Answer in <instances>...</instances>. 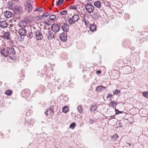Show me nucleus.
Returning a JSON list of instances; mask_svg holds the SVG:
<instances>
[{
    "instance_id": "obj_5",
    "label": "nucleus",
    "mask_w": 148,
    "mask_h": 148,
    "mask_svg": "<svg viewBox=\"0 0 148 148\" xmlns=\"http://www.w3.org/2000/svg\"><path fill=\"white\" fill-rule=\"evenodd\" d=\"M30 94V91L28 89L23 90L21 92L22 96L24 97H27L29 96Z\"/></svg>"
},
{
    "instance_id": "obj_52",
    "label": "nucleus",
    "mask_w": 148,
    "mask_h": 148,
    "mask_svg": "<svg viewBox=\"0 0 148 148\" xmlns=\"http://www.w3.org/2000/svg\"><path fill=\"white\" fill-rule=\"evenodd\" d=\"M112 102L114 103H116V102L115 101H112Z\"/></svg>"
},
{
    "instance_id": "obj_1",
    "label": "nucleus",
    "mask_w": 148,
    "mask_h": 148,
    "mask_svg": "<svg viewBox=\"0 0 148 148\" xmlns=\"http://www.w3.org/2000/svg\"><path fill=\"white\" fill-rule=\"evenodd\" d=\"M31 2L30 0H27L24 3L25 11L27 14L30 13L33 8Z\"/></svg>"
},
{
    "instance_id": "obj_18",
    "label": "nucleus",
    "mask_w": 148,
    "mask_h": 148,
    "mask_svg": "<svg viewBox=\"0 0 148 148\" xmlns=\"http://www.w3.org/2000/svg\"><path fill=\"white\" fill-rule=\"evenodd\" d=\"M72 18L75 23V22H77L80 18L79 17L78 15L75 14L72 16Z\"/></svg>"
},
{
    "instance_id": "obj_19",
    "label": "nucleus",
    "mask_w": 148,
    "mask_h": 148,
    "mask_svg": "<svg viewBox=\"0 0 148 148\" xmlns=\"http://www.w3.org/2000/svg\"><path fill=\"white\" fill-rule=\"evenodd\" d=\"M45 112L46 115H51L53 114V110L51 109L47 110Z\"/></svg>"
},
{
    "instance_id": "obj_36",
    "label": "nucleus",
    "mask_w": 148,
    "mask_h": 148,
    "mask_svg": "<svg viewBox=\"0 0 148 148\" xmlns=\"http://www.w3.org/2000/svg\"><path fill=\"white\" fill-rule=\"evenodd\" d=\"M27 35L28 37L29 38H32L33 36V34L32 32H29Z\"/></svg>"
},
{
    "instance_id": "obj_47",
    "label": "nucleus",
    "mask_w": 148,
    "mask_h": 148,
    "mask_svg": "<svg viewBox=\"0 0 148 148\" xmlns=\"http://www.w3.org/2000/svg\"><path fill=\"white\" fill-rule=\"evenodd\" d=\"M45 13L43 15H42L41 16V17H43L44 16H45Z\"/></svg>"
},
{
    "instance_id": "obj_15",
    "label": "nucleus",
    "mask_w": 148,
    "mask_h": 148,
    "mask_svg": "<svg viewBox=\"0 0 148 148\" xmlns=\"http://www.w3.org/2000/svg\"><path fill=\"white\" fill-rule=\"evenodd\" d=\"M18 25L21 28H25L27 26V24L24 21H20L18 23Z\"/></svg>"
},
{
    "instance_id": "obj_9",
    "label": "nucleus",
    "mask_w": 148,
    "mask_h": 148,
    "mask_svg": "<svg viewBox=\"0 0 148 148\" xmlns=\"http://www.w3.org/2000/svg\"><path fill=\"white\" fill-rule=\"evenodd\" d=\"M60 38L62 41L65 42L67 40V37L66 34L64 33H61L60 36Z\"/></svg>"
},
{
    "instance_id": "obj_45",
    "label": "nucleus",
    "mask_w": 148,
    "mask_h": 148,
    "mask_svg": "<svg viewBox=\"0 0 148 148\" xmlns=\"http://www.w3.org/2000/svg\"><path fill=\"white\" fill-rule=\"evenodd\" d=\"M49 15V14L48 13H45V17H47Z\"/></svg>"
},
{
    "instance_id": "obj_38",
    "label": "nucleus",
    "mask_w": 148,
    "mask_h": 148,
    "mask_svg": "<svg viewBox=\"0 0 148 148\" xmlns=\"http://www.w3.org/2000/svg\"><path fill=\"white\" fill-rule=\"evenodd\" d=\"M108 105L110 107H111L114 108V103L112 102V101L110 102L109 104H108Z\"/></svg>"
},
{
    "instance_id": "obj_20",
    "label": "nucleus",
    "mask_w": 148,
    "mask_h": 148,
    "mask_svg": "<svg viewBox=\"0 0 148 148\" xmlns=\"http://www.w3.org/2000/svg\"><path fill=\"white\" fill-rule=\"evenodd\" d=\"M94 5L95 6L98 8H100L101 5V3L98 1L95 2L94 3Z\"/></svg>"
},
{
    "instance_id": "obj_40",
    "label": "nucleus",
    "mask_w": 148,
    "mask_h": 148,
    "mask_svg": "<svg viewBox=\"0 0 148 148\" xmlns=\"http://www.w3.org/2000/svg\"><path fill=\"white\" fill-rule=\"evenodd\" d=\"M92 16L94 18H97L98 17L97 13H94L93 14Z\"/></svg>"
},
{
    "instance_id": "obj_23",
    "label": "nucleus",
    "mask_w": 148,
    "mask_h": 148,
    "mask_svg": "<svg viewBox=\"0 0 148 148\" xmlns=\"http://www.w3.org/2000/svg\"><path fill=\"white\" fill-rule=\"evenodd\" d=\"M83 110V108L80 106H78L77 108V110L79 113H81L82 112Z\"/></svg>"
},
{
    "instance_id": "obj_22",
    "label": "nucleus",
    "mask_w": 148,
    "mask_h": 148,
    "mask_svg": "<svg viewBox=\"0 0 148 148\" xmlns=\"http://www.w3.org/2000/svg\"><path fill=\"white\" fill-rule=\"evenodd\" d=\"M106 88L105 87H103L101 86H98L96 88V90L97 91L99 92L101 90H102L103 88L104 89H105Z\"/></svg>"
},
{
    "instance_id": "obj_32",
    "label": "nucleus",
    "mask_w": 148,
    "mask_h": 148,
    "mask_svg": "<svg viewBox=\"0 0 148 148\" xmlns=\"http://www.w3.org/2000/svg\"><path fill=\"white\" fill-rule=\"evenodd\" d=\"M97 107L95 105H92L90 108V110L92 111H94L96 109Z\"/></svg>"
},
{
    "instance_id": "obj_10",
    "label": "nucleus",
    "mask_w": 148,
    "mask_h": 148,
    "mask_svg": "<svg viewBox=\"0 0 148 148\" xmlns=\"http://www.w3.org/2000/svg\"><path fill=\"white\" fill-rule=\"evenodd\" d=\"M69 25L66 23H64L62 27V29L63 30L66 32L69 31Z\"/></svg>"
},
{
    "instance_id": "obj_17",
    "label": "nucleus",
    "mask_w": 148,
    "mask_h": 148,
    "mask_svg": "<svg viewBox=\"0 0 148 148\" xmlns=\"http://www.w3.org/2000/svg\"><path fill=\"white\" fill-rule=\"evenodd\" d=\"M90 30L92 32L95 31L96 29V25L95 24H92L90 25Z\"/></svg>"
},
{
    "instance_id": "obj_43",
    "label": "nucleus",
    "mask_w": 148,
    "mask_h": 148,
    "mask_svg": "<svg viewBox=\"0 0 148 148\" xmlns=\"http://www.w3.org/2000/svg\"><path fill=\"white\" fill-rule=\"evenodd\" d=\"M94 121L90 119V124H93L94 123Z\"/></svg>"
},
{
    "instance_id": "obj_29",
    "label": "nucleus",
    "mask_w": 148,
    "mask_h": 148,
    "mask_svg": "<svg viewBox=\"0 0 148 148\" xmlns=\"http://www.w3.org/2000/svg\"><path fill=\"white\" fill-rule=\"evenodd\" d=\"M42 11V8L40 7H37L34 10V12H39Z\"/></svg>"
},
{
    "instance_id": "obj_49",
    "label": "nucleus",
    "mask_w": 148,
    "mask_h": 148,
    "mask_svg": "<svg viewBox=\"0 0 148 148\" xmlns=\"http://www.w3.org/2000/svg\"><path fill=\"white\" fill-rule=\"evenodd\" d=\"M53 108H54V106H51V108L50 109H52L53 110Z\"/></svg>"
},
{
    "instance_id": "obj_11",
    "label": "nucleus",
    "mask_w": 148,
    "mask_h": 148,
    "mask_svg": "<svg viewBox=\"0 0 148 148\" xmlns=\"http://www.w3.org/2000/svg\"><path fill=\"white\" fill-rule=\"evenodd\" d=\"M1 55L4 57H7L8 56H9L8 52L7 51V50L6 47L5 49H2L1 51Z\"/></svg>"
},
{
    "instance_id": "obj_46",
    "label": "nucleus",
    "mask_w": 148,
    "mask_h": 148,
    "mask_svg": "<svg viewBox=\"0 0 148 148\" xmlns=\"http://www.w3.org/2000/svg\"><path fill=\"white\" fill-rule=\"evenodd\" d=\"M111 118H110V119H114L115 118V117L114 116H110Z\"/></svg>"
},
{
    "instance_id": "obj_21",
    "label": "nucleus",
    "mask_w": 148,
    "mask_h": 148,
    "mask_svg": "<svg viewBox=\"0 0 148 148\" xmlns=\"http://www.w3.org/2000/svg\"><path fill=\"white\" fill-rule=\"evenodd\" d=\"M21 9L22 8L19 6H15L14 8V10L17 12V13L20 12L21 11Z\"/></svg>"
},
{
    "instance_id": "obj_28",
    "label": "nucleus",
    "mask_w": 148,
    "mask_h": 148,
    "mask_svg": "<svg viewBox=\"0 0 148 148\" xmlns=\"http://www.w3.org/2000/svg\"><path fill=\"white\" fill-rule=\"evenodd\" d=\"M12 93V91L11 90H7L5 92V94L7 95H10Z\"/></svg>"
},
{
    "instance_id": "obj_42",
    "label": "nucleus",
    "mask_w": 148,
    "mask_h": 148,
    "mask_svg": "<svg viewBox=\"0 0 148 148\" xmlns=\"http://www.w3.org/2000/svg\"><path fill=\"white\" fill-rule=\"evenodd\" d=\"M120 93V91L119 90H116L115 92H114V94H115L116 95L118 94V93Z\"/></svg>"
},
{
    "instance_id": "obj_31",
    "label": "nucleus",
    "mask_w": 148,
    "mask_h": 148,
    "mask_svg": "<svg viewBox=\"0 0 148 148\" xmlns=\"http://www.w3.org/2000/svg\"><path fill=\"white\" fill-rule=\"evenodd\" d=\"M76 126V124L75 123H72L70 125L69 127L72 129H73Z\"/></svg>"
},
{
    "instance_id": "obj_27",
    "label": "nucleus",
    "mask_w": 148,
    "mask_h": 148,
    "mask_svg": "<svg viewBox=\"0 0 148 148\" xmlns=\"http://www.w3.org/2000/svg\"><path fill=\"white\" fill-rule=\"evenodd\" d=\"M64 0H58L56 4L58 6L61 5L63 3Z\"/></svg>"
},
{
    "instance_id": "obj_24",
    "label": "nucleus",
    "mask_w": 148,
    "mask_h": 148,
    "mask_svg": "<svg viewBox=\"0 0 148 148\" xmlns=\"http://www.w3.org/2000/svg\"><path fill=\"white\" fill-rule=\"evenodd\" d=\"M63 112L66 113L69 111V107L67 106H65L62 109Z\"/></svg>"
},
{
    "instance_id": "obj_30",
    "label": "nucleus",
    "mask_w": 148,
    "mask_h": 148,
    "mask_svg": "<svg viewBox=\"0 0 148 148\" xmlns=\"http://www.w3.org/2000/svg\"><path fill=\"white\" fill-rule=\"evenodd\" d=\"M68 21L69 22L70 25H72V24H74L75 23L74 21L73 20V19L72 17L71 18H70L68 20Z\"/></svg>"
},
{
    "instance_id": "obj_26",
    "label": "nucleus",
    "mask_w": 148,
    "mask_h": 148,
    "mask_svg": "<svg viewBox=\"0 0 148 148\" xmlns=\"http://www.w3.org/2000/svg\"><path fill=\"white\" fill-rule=\"evenodd\" d=\"M46 88L44 86H41L40 88H38V91L39 92L44 91L45 90Z\"/></svg>"
},
{
    "instance_id": "obj_44",
    "label": "nucleus",
    "mask_w": 148,
    "mask_h": 148,
    "mask_svg": "<svg viewBox=\"0 0 148 148\" xmlns=\"http://www.w3.org/2000/svg\"><path fill=\"white\" fill-rule=\"evenodd\" d=\"M44 23L47 25H49V24L47 22L45 21Z\"/></svg>"
},
{
    "instance_id": "obj_3",
    "label": "nucleus",
    "mask_w": 148,
    "mask_h": 148,
    "mask_svg": "<svg viewBox=\"0 0 148 148\" xmlns=\"http://www.w3.org/2000/svg\"><path fill=\"white\" fill-rule=\"evenodd\" d=\"M34 34L35 38L37 40H41L43 38L41 32L40 31H36L35 32Z\"/></svg>"
},
{
    "instance_id": "obj_53",
    "label": "nucleus",
    "mask_w": 148,
    "mask_h": 148,
    "mask_svg": "<svg viewBox=\"0 0 148 148\" xmlns=\"http://www.w3.org/2000/svg\"><path fill=\"white\" fill-rule=\"evenodd\" d=\"M15 1H18V0H14Z\"/></svg>"
},
{
    "instance_id": "obj_35",
    "label": "nucleus",
    "mask_w": 148,
    "mask_h": 148,
    "mask_svg": "<svg viewBox=\"0 0 148 148\" xmlns=\"http://www.w3.org/2000/svg\"><path fill=\"white\" fill-rule=\"evenodd\" d=\"M67 10H64L60 12V14L62 15H66L67 14Z\"/></svg>"
},
{
    "instance_id": "obj_39",
    "label": "nucleus",
    "mask_w": 148,
    "mask_h": 148,
    "mask_svg": "<svg viewBox=\"0 0 148 148\" xmlns=\"http://www.w3.org/2000/svg\"><path fill=\"white\" fill-rule=\"evenodd\" d=\"M69 8L71 9H73L75 10H76L77 9V7H76L75 6L73 5L70 6L69 7Z\"/></svg>"
},
{
    "instance_id": "obj_50",
    "label": "nucleus",
    "mask_w": 148,
    "mask_h": 148,
    "mask_svg": "<svg viewBox=\"0 0 148 148\" xmlns=\"http://www.w3.org/2000/svg\"><path fill=\"white\" fill-rule=\"evenodd\" d=\"M114 106L115 107L117 105V103H114Z\"/></svg>"
},
{
    "instance_id": "obj_14",
    "label": "nucleus",
    "mask_w": 148,
    "mask_h": 148,
    "mask_svg": "<svg viewBox=\"0 0 148 148\" xmlns=\"http://www.w3.org/2000/svg\"><path fill=\"white\" fill-rule=\"evenodd\" d=\"M4 14L5 17L7 18H9L12 15V13L9 11H6L4 13Z\"/></svg>"
},
{
    "instance_id": "obj_7",
    "label": "nucleus",
    "mask_w": 148,
    "mask_h": 148,
    "mask_svg": "<svg viewBox=\"0 0 148 148\" xmlns=\"http://www.w3.org/2000/svg\"><path fill=\"white\" fill-rule=\"evenodd\" d=\"M88 15L87 14H84L83 16L82 17V21H84L86 25H88L89 22L88 19H89Z\"/></svg>"
},
{
    "instance_id": "obj_48",
    "label": "nucleus",
    "mask_w": 148,
    "mask_h": 148,
    "mask_svg": "<svg viewBox=\"0 0 148 148\" xmlns=\"http://www.w3.org/2000/svg\"><path fill=\"white\" fill-rule=\"evenodd\" d=\"M97 73H98L99 74H100L101 73V71L100 70L98 71H97Z\"/></svg>"
},
{
    "instance_id": "obj_2",
    "label": "nucleus",
    "mask_w": 148,
    "mask_h": 148,
    "mask_svg": "<svg viewBox=\"0 0 148 148\" xmlns=\"http://www.w3.org/2000/svg\"><path fill=\"white\" fill-rule=\"evenodd\" d=\"M86 10L89 13L92 12L95 9L94 7L92 4L87 3L85 5Z\"/></svg>"
},
{
    "instance_id": "obj_25",
    "label": "nucleus",
    "mask_w": 148,
    "mask_h": 148,
    "mask_svg": "<svg viewBox=\"0 0 148 148\" xmlns=\"http://www.w3.org/2000/svg\"><path fill=\"white\" fill-rule=\"evenodd\" d=\"M118 137V136L117 134H115L113 135L112 137V139L114 141H115L117 139Z\"/></svg>"
},
{
    "instance_id": "obj_4",
    "label": "nucleus",
    "mask_w": 148,
    "mask_h": 148,
    "mask_svg": "<svg viewBox=\"0 0 148 148\" xmlns=\"http://www.w3.org/2000/svg\"><path fill=\"white\" fill-rule=\"evenodd\" d=\"M6 48L7 51L8 52L9 57H11V56H13L15 54V51L12 47H7Z\"/></svg>"
},
{
    "instance_id": "obj_12",
    "label": "nucleus",
    "mask_w": 148,
    "mask_h": 148,
    "mask_svg": "<svg viewBox=\"0 0 148 148\" xmlns=\"http://www.w3.org/2000/svg\"><path fill=\"white\" fill-rule=\"evenodd\" d=\"M18 33L21 36H24L26 34V31L24 28H21L18 31Z\"/></svg>"
},
{
    "instance_id": "obj_16",
    "label": "nucleus",
    "mask_w": 148,
    "mask_h": 148,
    "mask_svg": "<svg viewBox=\"0 0 148 148\" xmlns=\"http://www.w3.org/2000/svg\"><path fill=\"white\" fill-rule=\"evenodd\" d=\"M3 38L4 39L6 40H8L10 39V34L8 32H5L3 36Z\"/></svg>"
},
{
    "instance_id": "obj_8",
    "label": "nucleus",
    "mask_w": 148,
    "mask_h": 148,
    "mask_svg": "<svg viewBox=\"0 0 148 148\" xmlns=\"http://www.w3.org/2000/svg\"><path fill=\"white\" fill-rule=\"evenodd\" d=\"M47 38L48 40H51L54 36V34L53 33V32L51 31H48L46 33H45Z\"/></svg>"
},
{
    "instance_id": "obj_33",
    "label": "nucleus",
    "mask_w": 148,
    "mask_h": 148,
    "mask_svg": "<svg viewBox=\"0 0 148 148\" xmlns=\"http://www.w3.org/2000/svg\"><path fill=\"white\" fill-rule=\"evenodd\" d=\"M56 16L54 15H51L49 17V19L52 21H54L56 19Z\"/></svg>"
},
{
    "instance_id": "obj_54",
    "label": "nucleus",
    "mask_w": 148,
    "mask_h": 148,
    "mask_svg": "<svg viewBox=\"0 0 148 148\" xmlns=\"http://www.w3.org/2000/svg\"><path fill=\"white\" fill-rule=\"evenodd\" d=\"M51 9H51V8H50V10H51Z\"/></svg>"
},
{
    "instance_id": "obj_13",
    "label": "nucleus",
    "mask_w": 148,
    "mask_h": 148,
    "mask_svg": "<svg viewBox=\"0 0 148 148\" xmlns=\"http://www.w3.org/2000/svg\"><path fill=\"white\" fill-rule=\"evenodd\" d=\"M8 23L5 21H0V27L5 28L7 27Z\"/></svg>"
},
{
    "instance_id": "obj_51",
    "label": "nucleus",
    "mask_w": 148,
    "mask_h": 148,
    "mask_svg": "<svg viewBox=\"0 0 148 148\" xmlns=\"http://www.w3.org/2000/svg\"><path fill=\"white\" fill-rule=\"evenodd\" d=\"M127 144L129 145V146H131V145L130 143H128Z\"/></svg>"
},
{
    "instance_id": "obj_37",
    "label": "nucleus",
    "mask_w": 148,
    "mask_h": 148,
    "mask_svg": "<svg viewBox=\"0 0 148 148\" xmlns=\"http://www.w3.org/2000/svg\"><path fill=\"white\" fill-rule=\"evenodd\" d=\"M115 111L116 112V114H122L123 113V112L119 111L116 109H115Z\"/></svg>"
},
{
    "instance_id": "obj_34",
    "label": "nucleus",
    "mask_w": 148,
    "mask_h": 148,
    "mask_svg": "<svg viewBox=\"0 0 148 148\" xmlns=\"http://www.w3.org/2000/svg\"><path fill=\"white\" fill-rule=\"evenodd\" d=\"M143 95L145 97H146L147 98H148V92H144L143 93Z\"/></svg>"
},
{
    "instance_id": "obj_41",
    "label": "nucleus",
    "mask_w": 148,
    "mask_h": 148,
    "mask_svg": "<svg viewBox=\"0 0 148 148\" xmlns=\"http://www.w3.org/2000/svg\"><path fill=\"white\" fill-rule=\"evenodd\" d=\"M113 95H112L111 94H110L109 93H108V94L107 96L106 97L107 99H108V98H110V99H111V97H112L113 96Z\"/></svg>"
},
{
    "instance_id": "obj_6",
    "label": "nucleus",
    "mask_w": 148,
    "mask_h": 148,
    "mask_svg": "<svg viewBox=\"0 0 148 148\" xmlns=\"http://www.w3.org/2000/svg\"><path fill=\"white\" fill-rule=\"evenodd\" d=\"M51 28L52 31L55 32H58L60 29L59 26L56 23L52 24Z\"/></svg>"
}]
</instances>
